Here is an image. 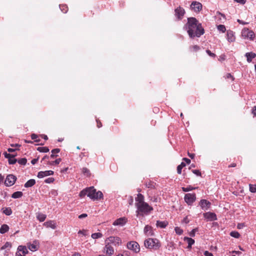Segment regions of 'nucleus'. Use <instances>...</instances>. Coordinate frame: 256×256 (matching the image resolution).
<instances>
[{"label":"nucleus","instance_id":"nucleus-13","mask_svg":"<svg viewBox=\"0 0 256 256\" xmlns=\"http://www.w3.org/2000/svg\"><path fill=\"white\" fill-rule=\"evenodd\" d=\"M204 216L206 219L210 221H213L217 220L216 216L214 212H206L204 214Z\"/></svg>","mask_w":256,"mask_h":256},{"label":"nucleus","instance_id":"nucleus-50","mask_svg":"<svg viewBox=\"0 0 256 256\" xmlns=\"http://www.w3.org/2000/svg\"><path fill=\"white\" fill-rule=\"evenodd\" d=\"M190 48L191 50L197 51L200 49V47L197 45H194V46H190Z\"/></svg>","mask_w":256,"mask_h":256},{"label":"nucleus","instance_id":"nucleus-27","mask_svg":"<svg viewBox=\"0 0 256 256\" xmlns=\"http://www.w3.org/2000/svg\"><path fill=\"white\" fill-rule=\"evenodd\" d=\"M18 250L19 251H21L22 254L25 256L28 252V250L26 246H20L18 248Z\"/></svg>","mask_w":256,"mask_h":256},{"label":"nucleus","instance_id":"nucleus-59","mask_svg":"<svg viewBox=\"0 0 256 256\" xmlns=\"http://www.w3.org/2000/svg\"><path fill=\"white\" fill-rule=\"evenodd\" d=\"M50 156H45L42 159V160H48V161H50L49 160H50Z\"/></svg>","mask_w":256,"mask_h":256},{"label":"nucleus","instance_id":"nucleus-31","mask_svg":"<svg viewBox=\"0 0 256 256\" xmlns=\"http://www.w3.org/2000/svg\"><path fill=\"white\" fill-rule=\"evenodd\" d=\"M186 166V164L184 162H182L180 164L178 165L177 167V172L178 174L182 173V168Z\"/></svg>","mask_w":256,"mask_h":256},{"label":"nucleus","instance_id":"nucleus-44","mask_svg":"<svg viewBox=\"0 0 256 256\" xmlns=\"http://www.w3.org/2000/svg\"><path fill=\"white\" fill-rule=\"evenodd\" d=\"M174 230L176 234H177L178 235L182 234L183 232V230L179 227H176Z\"/></svg>","mask_w":256,"mask_h":256},{"label":"nucleus","instance_id":"nucleus-5","mask_svg":"<svg viewBox=\"0 0 256 256\" xmlns=\"http://www.w3.org/2000/svg\"><path fill=\"white\" fill-rule=\"evenodd\" d=\"M185 202L188 205H192L196 200V195L195 194L188 193L185 194L184 196Z\"/></svg>","mask_w":256,"mask_h":256},{"label":"nucleus","instance_id":"nucleus-46","mask_svg":"<svg viewBox=\"0 0 256 256\" xmlns=\"http://www.w3.org/2000/svg\"><path fill=\"white\" fill-rule=\"evenodd\" d=\"M16 160L14 158V157H12L8 160V163L10 164H14L16 162Z\"/></svg>","mask_w":256,"mask_h":256},{"label":"nucleus","instance_id":"nucleus-55","mask_svg":"<svg viewBox=\"0 0 256 256\" xmlns=\"http://www.w3.org/2000/svg\"><path fill=\"white\" fill-rule=\"evenodd\" d=\"M235 2L240 3V4H244L246 2V0H234Z\"/></svg>","mask_w":256,"mask_h":256},{"label":"nucleus","instance_id":"nucleus-64","mask_svg":"<svg viewBox=\"0 0 256 256\" xmlns=\"http://www.w3.org/2000/svg\"><path fill=\"white\" fill-rule=\"evenodd\" d=\"M183 160L185 161L188 164H189L190 162V160L188 158H184Z\"/></svg>","mask_w":256,"mask_h":256},{"label":"nucleus","instance_id":"nucleus-34","mask_svg":"<svg viewBox=\"0 0 256 256\" xmlns=\"http://www.w3.org/2000/svg\"><path fill=\"white\" fill-rule=\"evenodd\" d=\"M92 238L94 239H96L102 236V234L100 232L94 233L91 236Z\"/></svg>","mask_w":256,"mask_h":256},{"label":"nucleus","instance_id":"nucleus-8","mask_svg":"<svg viewBox=\"0 0 256 256\" xmlns=\"http://www.w3.org/2000/svg\"><path fill=\"white\" fill-rule=\"evenodd\" d=\"M16 178L12 174L8 175L4 182V184L7 186H10L14 185L16 182Z\"/></svg>","mask_w":256,"mask_h":256},{"label":"nucleus","instance_id":"nucleus-24","mask_svg":"<svg viewBox=\"0 0 256 256\" xmlns=\"http://www.w3.org/2000/svg\"><path fill=\"white\" fill-rule=\"evenodd\" d=\"M168 224V223L166 221L157 220L156 223L157 227H159L160 228H165Z\"/></svg>","mask_w":256,"mask_h":256},{"label":"nucleus","instance_id":"nucleus-37","mask_svg":"<svg viewBox=\"0 0 256 256\" xmlns=\"http://www.w3.org/2000/svg\"><path fill=\"white\" fill-rule=\"evenodd\" d=\"M11 247V244L9 242H6L0 248V250H10Z\"/></svg>","mask_w":256,"mask_h":256},{"label":"nucleus","instance_id":"nucleus-25","mask_svg":"<svg viewBox=\"0 0 256 256\" xmlns=\"http://www.w3.org/2000/svg\"><path fill=\"white\" fill-rule=\"evenodd\" d=\"M9 230V226L6 224H2L0 228V233L4 234L7 232Z\"/></svg>","mask_w":256,"mask_h":256},{"label":"nucleus","instance_id":"nucleus-41","mask_svg":"<svg viewBox=\"0 0 256 256\" xmlns=\"http://www.w3.org/2000/svg\"><path fill=\"white\" fill-rule=\"evenodd\" d=\"M82 172L84 174H85L87 176H90V170L86 168H82Z\"/></svg>","mask_w":256,"mask_h":256},{"label":"nucleus","instance_id":"nucleus-22","mask_svg":"<svg viewBox=\"0 0 256 256\" xmlns=\"http://www.w3.org/2000/svg\"><path fill=\"white\" fill-rule=\"evenodd\" d=\"M44 225L47 228H50L52 229H55L56 228V223L53 220H50L45 222L44 224Z\"/></svg>","mask_w":256,"mask_h":256},{"label":"nucleus","instance_id":"nucleus-1","mask_svg":"<svg viewBox=\"0 0 256 256\" xmlns=\"http://www.w3.org/2000/svg\"><path fill=\"white\" fill-rule=\"evenodd\" d=\"M184 28L187 30L188 36L191 38L194 36L200 37L204 34V30L201 24L194 18H188V22Z\"/></svg>","mask_w":256,"mask_h":256},{"label":"nucleus","instance_id":"nucleus-48","mask_svg":"<svg viewBox=\"0 0 256 256\" xmlns=\"http://www.w3.org/2000/svg\"><path fill=\"white\" fill-rule=\"evenodd\" d=\"M54 180V178H46L44 180V182L46 183H47V184H50V183L53 182Z\"/></svg>","mask_w":256,"mask_h":256},{"label":"nucleus","instance_id":"nucleus-11","mask_svg":"<svg viewBox=\"0 0 256 256\" xmlns=\"http://www.w3.org/2000/svg\"><path fill=\"white\" fill-rule=\"evenodd\" d=\"M184 13V10L180 6L177 8L175 10V16L178 20L182 19Z\"/></svg>","mask_w":256,"mask_h":256},{"label":"nucleus","instance_id":"nucleus-4","mask_svg":"<svg viewBox=\"0 0 256 256\" xmlns=\"http://www.w3.org/2000/svg\"><path fill=\"white\" fill-rule=\"evenodd\" d=\"M88 196L93 200H98L103 198V194L101 191H96L93 186L88 188Z\"/></svg>","mask_w":256,"mask_h":256},{"label":"nucleus","instance_id":"nucleus-19","mask_svg":"<svg viewBox=\"0 0 256 256\" xmlns=\"http://www.w3.org/2000/svg\"><path fill=\"white\" fill-rule=\"evenodd\" d=\"M135 200L136 202L135 204L136 206L145 202L144 201V196L141 194H138L137 195V196L135 198Z\"/></svg>","mask_w":256,"mask_h":256},{"label":"nucleus","instance_id":"nucleus-33","mask_svg":"<svg viewBox=\"0 0 256 256\" xmlns=\"http://www.w3.org/2000/svg\"><path fill=\"white\" fill-rule=\"evenodd\" d=\"M2 212L6 216H10L12 214V210L10 208H5Z\"/></svg>","mask_w":256,"mask_h":256},{"label":"nucleus","instance_id":"nucleus-39","mask_svg":"<svg viewBox=\"0 0 256 256\" xmlns=\"http://www.w3.org/2000/svg\"><path fill=\"white\" fill-rule=\"evenodd\" d=\"M195 188H194L190 186H189L186 188L182 187V190L183 192H187L191 191Z\"/></svg>","mask_w":256,"mask_h":256},{"label":"nucleus","instance_id":"nucleus-60","mask_svg":"<svg viewBox=\"0 0 256 256\" xmlns=\"http://www.w3.org/2000/svg\"><path fill=\"white\" fill-rule=\"evenodd\" d=\"M38 161V158H34L33 160H32L31 161V163L32 164H36Z\"/></svg>","mask_w":256,"mask_h":256},{"label":"nucleus","instance_id":"nucleus-56","mask_svg":"<svg viewBox=\"0 0 256 256\" xmlns=\"http://www.w3.org/2000/svg\"><path fill=\"white\" fill-rule=\"evenodd\" d=\"M204 255L205 256H214L211 252H210L208 251H205L204 252Z\"/></svg>","mask_w":256,"mask_h":256},{"label":"nucleus","instance_id":"nucleus-23","mask_svg":"<svg viewBox=\"0 0 256 256\" xmlns=\"http://www.w3.org/2000/svg\"><path fill=\"white\" fill-rule=\"evenodd\" d=\"M184 240L186 241L188 244V248H191L192 246L194 244V240L190 238L184 237Z\"/></svg>","mask_w":256,"mask_h":256},{"label":"nucleus","instance_id":"nucleus-42","mask_svg":"<svg viewBox=\"0 0 256 256\" xmlns=\"http://www.w3.org/2000/svg\"><path fill=\"white\" fill-rule=\"evenodd\" d=\"M217 28L219 31H220L222 32H224L226 30L225 26L223 24L218 25Z\"/></svg>","mask_w":256,"mask_h":256},{"label":"nucleus","instance_id":"nucleus-26","mask_svg":"<svg viewBox=\"0 0 256 256\" xmlns=\"http://www.w3.org/2000/svg\"><path fill=\"white\" fill-rule=\"evenodd\" d=\"M36 184V181L34 179H30L28 180L24 185L25 188H30Z\"/></svg>","mask_w":256,"mask_h":256},{"label":"nucleus","instance_id":"nucleus-63","mask_svg":"<svg viewBox=\"0 0 256 256\" xmlns=\"http://www.w3.org/2000/svg\"><path fill=\"white\" fill-rule=\"evenodd\" d=\"M23 254H22L21 251L18 250V252L16 254V256H22Z\"/></svg>","mask_w":256,"mask_h":256},{"label":"nucleus","instance_id":"nucleus-14","mask_svg":"<svg viewBox=\"0 0 256 256\" xmlns=\"http://www.w3.org/2000/svg\"><path fill=\"white\" fill-rule=\"evenodd\" d=\"M28 246L30 250L35 252L38 248L39 242L38 240H34L32 244H29Z\"/></svg>","mask_w":256,"mask_h":256},{"label":"nucleus","instance_id":"nucleus-43","mask_svg":"<svg viewBox=\"0 0 256 256\" xmlns=\"http://www.w3.org/2000/svg\"><path fill=\"white\" fill-rule=\"evenodd\" d=\"M249 187H250V192H253V193L256 192V185L250 184Z\"/></svg>","mask_w":256,"mask_h":256},{"label":"nucleus","instance_id":"nucleus-45","mask_svg":"<svg viewBox=\"0 0 256 256\" xmlns=\"http://www.w3.org/2000/svg\"><path fill=\"white\" fill-rule=\"evenodd\" d=\"M26 158H22L18 160V164H22V165H25L26 163Z\"/></svg>","mask_w":256,"mask_h":256},{"label":"nucleus","instance_id":"nucleus-52","mask_svg":"<svg viewBox=\"0 0 256 256\" xmlns=\"http://www.w3.org/2000/svg\"><path fill=\"white\" fill-rule=\"evenodd\" d=\"M192 172L194 174H196L198 176H200L201 175V173L199 170H192Z\"/></svg>","mask_w":256,"mask_h":256},{"label":"nucleus","instance_id":"nucleus-53","mask_svg":"<svg viewBox=\"0 0 256 256\" xmlns=\"http://www.w3.org/2000/svg\"><path fill=\"white\" fill-rule=\"evenodd\" d=\"M206 53L211 57H215L216 54L212 52L210 50H206Z\"/></svg>","mask_w":256,"mask_h":256},{"label":"nucleus","instance_id":"nucleus-7","mask_svg":"<svg viewBox=\"0 0 256 256\" xmlns=\"http://www.w3.org/2000/svg\"><path fill=\"white\" fill-rule=\"evenodd\" d=\"M242 36L244 38H248L251 40H252L254 38V32L248 28H244L242 30Z\"/></svg>","mask_w":256,"mask_h":256},{"label":"nucleus","instance_id":"nucleus-30","mask_svg":"<svg viewBox=\"0 0 256 256\" xmlns=\"http://www.w3.org/2000/svg\"><path fill=\"white\" fill-rule=\"evenodd\" d=\"M61 158H58L54 161H48V164L50 165H57L61 162Z\"/></svg>","mask_w":256,"mask_h":256},{"label":"nucleus","instance_id":"nucleus-57","mask_svg":"<svg viewBox=\"0 0 256 256\" xmlns=\"http://www.w3.org/2000/svg\"><path fill=\"white\" fill-rule=\"evenodd\" d=\"M88 216L87 214H82L78 216V218L80 219L86 218Z\"/></svg>","mask_w":256,"mask_h":256},{"label":"nucleus","instance_id":"nucleus-54","mask_svg":"<svg viewBox=\"0 0 256 256\" xmlns=\"http://www.w3.org/2000/svg\"><path fill=\"white\" fill-rule=\"evenodd\" d=\"M197 231L196 229H193L190 233V236H195V232Z\"/></svg>","mask_w":256,"mask_h":256},{"label":"nucleus","instance_id":"nucleus-40","mask_svg":"<svg viewBox=\"0 0 256 256\" xmlns=\"http://www.w3.org/2000/svg\"><path fill=\"white\" fill-rule=\"evenodd\" d=\"M230 236L235 238H238L240 236V234L236 231H232L230 233Z\"/></svg>","mask_w":256,"mask_h":256},{"label":"nucleus","instance_id":"nucleus-3","mask_svg":"<svg viewBox=\"0 0 256 256\" xmlns=\"http://www.w3.org/2000/svg\"><path fill=\"white\" fill-rule=\"evenodd\" d=\"M146 248L154 250H158L161 246L160 241L156 238H148L144 240Z\"/></svg>","mask_w":256,"mask_h":256},{"label":"nucleus","instance_id":"nucleus-20","mask_svg":"<svg viewBox=\"0 0 256 256\" xmlns=\"http://www.w3.org/2000/svg\"><path fill=\"white\" fill-rule=\"evenodd\" d=\"M227 40L229 42H232L235 40V37L234 36V32L230 30L227 31Z\"/></svg>","mask_w":256,"mask_h":256},{"label":"nucleus","instance_id":"nucleus-18","mask_svg":"<svg viewBox=\"0 0 256 256\" xmlns=\"http://www.w3.org/2000/svg\"><path fill=\"white\" fill-rule=\"evenodd\" d=\"M144 232L145 234L148 236H152L154 235V233L152 230V228L148 225L145 226Z\"/></svg>","mask_w":256,"mask_h":256},{"label":"nucleus","instance_id":"nucleus-9","mask_svg":"<svg viewBox=\"0 0 256 256\" xmlns=\"http://www.w3.org/2000/svg\"><path fill=\"white\" fill-rule=\"evenodd\" d=\"M121 242V240L118 237L110 236L106 240V243L112 244L114 246H118Z\"/></svg>","mask_w":256,"mask_h":256},{"label":"nucleus","instance_id":"nucleus-36","mask_svg":"<svg viewBox=\"0 0 256 256\" xmlns=\"http://www.w3.org/2000/svg\"><path fill=\"white\" fill-rule=\"evenodd\" d=\"M88 188L83 190H82L80 192V196L82 198V197H84L86 195L88 196Z\"/></svg>","mask_w":256,"mask_h":256},{"label":"nucleus","instance_id":"nucleus-62","mask_svg":"<svg viewBox=\"0 0 256 256\" xmlns=\"http://www.w3.org/2000/svg\"><path fill=\"white\" fill-rule=\"evenodd\" d=\"M96 122H97V126L98 128H100L102 126V123L98 120H96Z\"/></svg>","mask_w":256,"mask_h":256},{"label":"nucleus","instance_id":"nucleus-12","mask_svg":"<svg viewBox=\"0 0 256 256\" xmlns=\"http://www.w3.org/2000/svg\"><path fill=\"white\" fill-rule=\"evenodd\" d=\"M199 204L203 210H206L210 208L211 204L206 200H202Z\"/></svg>","mask_w":256,"mask_h":256},{"label":"nucleus","instance_id":"nucleus-61","mask_svg":"<svg viewBox=\"0 0 256 256\" xmlns=\"http://www.w3.org/2000/svg\"><path fill=\"white\" fill-rule=\"evenodd\" d=\"M133 202H134V200H133V198L132 196H130V199L128 200V203L130 205H132L133 203Z\"/></svg>","mask_w":256,"mask_h":256},{"label":"nucleus","instance_id":"nucleus-28","mask_svg":"<svg viewBox=\"0 0 256 256\" xmlns=\"http://www.w3.org/2000/svg\"><path fill=\"white\" fill-rule=\"evenodd\" d=\"M23 195L22 192L18 191L13 193L12 195V198H21Z\"/></svg>","mask_w":256,"mask_h":256},{"label":"nucleus","instance_id":"nucleus-51","mask_svg":"<svg viewBox=\"0 0 256 256\" xmlns=\"http://www.w3.org/2000/svg\"><path fill=\"white\" fill-rule=\"evenodd\" d=\"M78 234H82V235L86 236L88 235V231L86 230H80L78 232Z\"/></svg>","mask_w":256,"mask_h":256},{"label":"nucleus","instance_id":"nucleus-17","mask_svg":"<svg viewBox=\"0 0 256 256\" xmlns=\"http://www.w3.org/2000/svg\"><path fill=\"white\" fill-rule=\"evenodd\" d=\"M104 251L106 254L108 256H112L114 253V250L112 246L109 243H106Z\"/></svg>","mask_w":256,"mask_h":256},{"label":"nucleus","instance_id":"nucleus-35","mask_svg":"<svg viewBox=\"0 0 256 256\" xmlns=\"http://www.w3.org/2000/svg\"><path fill=\"white\" fill-rule=\"evenodd\" d=\"M37 150L41 152H47L49 151L48 147H38Z\"/></svg>","mask_w":256,"mask_h":256},{"label":"nucleus","instance_id":"nucleus-15","mask_svg":"<svg viewBox=\"0 0 256 256\" xmlns=\"http://www.w3.org/2000/svg\"><path fill=\"white\" fill-rule=\"evenodd\" d=\"M54 174V172L52 170L40 171L38 172V177L40 178L44 176L53 175Z\"/></svg>","mask_w":256,"mask_h":256},{"label":"nucleus","instance_id":"nucleus-47","mask_svg":"<svg viewBox=\"0 0 256 256\" xmlns=\"http://www.w3.org/2000/svg\"><path fill=\"white\" fill-rule=\"evenodd\" d=\"M38 138V136L35 134H32L31 135V138L32 140H35V142H39L40 141V140L37 139Z\"/></svg>","mask_w":256,"mask_h":256},{"label":"nucleus","instance_id":"nucleus-2","mask_svg":"<svg viewBox=\"0 0 256 256\" xmlns=\"http://www.w3.org/2000/svg\"><path fill=\"white\" fill-rule=\"evenodd\" d=\"M136 206V213L138 216H144V215H148L153 210L152 207L146 202Z\"/></svg>","mask_w":256,"mask_h":256},{"label":"nucleus","instance_id":"nucleus-32","mask_svg":"<svg viewBox=\"0 0 256 256\" xmlns=\"http://www.w3.org/2000/svg\"><path fill=\"white\" fill-rule=\"evenodd\" d=\"M37 218L40 220V222H42L46 220V216L44 214H38L37 216Z\"/></svg>","mask_w":256,"mask_h":256},{"label":"nucleus","instance_id":"nucleus-21","mask_svg":"<svg viewBox=\"0 0 256 256\" xmlns=\"http://www.w3.org/2000/svg\"><path fill=\"white\" fill-rule=\"evenodd\" d=\"M245 56L246 58L247 62H250L252 61V59L256 57V54L252 52H246L245 54Z\"/></svg>","mask_w":256,"mask_h":256},{"label":"nucleus","instance_id":"nucleus-38","mask_svg":"<svg viewBox=\"0 0 256 256\" xmlns=\"http://www.w3.org/2000/svg\"><path fill=\"white\" fill-rule=\"evenodd\" d=\"M60 8L62 12L64 13H66L68 10V6L65 4L60 5Z\"/></svg>","mask_w":256,"mask_h":256},{"label":"nucleus","instance_id":"nucleus-6","mask_svg":"<svg viewBox=\"0 0 256 256\" xmlns=\"http://www.w3.org/2000/svg\"><path fill=\"white\" fill-rule=\"evenodd\" d=\"M127 248L135 252H138L140 250V246L138 242L132 241L127 244Z\"/></svg>","mask_w":256,"mask_h":256},{"label":"nucleus","instance_id":"nucleus-16","mask_svg":"<svg viewBox=\"0 0 256 256\" xmlns=\"http://www.w3.org/2000/svg\"><path fill=\"white\" fill-rule=\"evenodd\" d=\"M126 222H127V220L126 218H124V217L120 218L117 219L114 222L113 225L123 226L124 225L126 224Z\"/></svg>","mask_w":256,"mask_h":256},{"label":"nucleus","instance_id":"nucleus-58","mask_svg":"<svg viewBox=\"0 0 256 256\" xmlns=\"http://www.w3.org/2000/svg\"><path fill=\"white\" fill-rule=\"evenodd\" d=\"M244 226V224L242 223L238 224L237 226V228L238 229H241V228H243Z\"/></svg>","mask_w":256,"mask_h":256},{"label":"nucleus","instance_id":"nucleus-49","mask_svg":"<svg viewBox=\"0 0 256 256\" xmlns=\"http://www.w3.org/2000/svg\"><path fill=\"white\" fill-rule=\"evenodd\" d=\"M4 155L6 158H8V160L12 157H14L15 156L14 154H8L6 152H4Z\"/></svg>","mask_w":256,"mask_h":256},{"label":"nucleus","instance_id":"nucleus-29","mask_svg":"<svg viewBox=\"0 0 256 256\" xmlns=\"http://www.w3.org/2000/svg\"><path fill=\"white\" fill-rule=\"evenodd\" d=\"M60 152V150L59 148H55L52 150V154L50 156V158H56L57 155H56V154Z\"/></svg>","mask_w":256,"mask_h":256},{"label":"nucleus","instance_id":"nucleus-10","mask_svg":"<svg viewBox=\"0 0 256 256\" xmlns=\"http://www.w3.org/2000/svg\"><path fill=\"white\" fill-rule=\"evenodd\" d=\"M190 8L195 12H199L202 8V6L198 2H192L190 4Z\"/></svg>","mask_w":256,"mask_h":256}]
</instances>
